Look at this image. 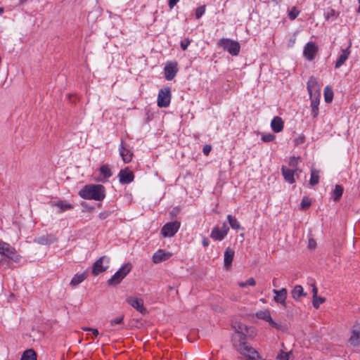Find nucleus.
<instances>
[{
	"label": "nucleus",
	"mask_w": 360,
	"mask_h": 360,
	"mask_svg": "<svg viewBox=\"0 0 360 360\" xmlns=\"http://www.w3.org/2000/svg\"><path fill=\"white\" fill-rule=\"evenodd\" d=\"M79 195L83 199L101 201L105 197V189L101 184H89L79 191Z\"/></svg>",
	"instance_id": "obj_1"
},
{
	"label": "nucleus",
	"mask_w": 360,
	"mask_h": 360,
	"mask_svg": "<svg viewBox=\"0 0 360 360\" xmlns=\"http://www.w3.org/2000/svg\"><path fill=\"white\" fill-rule=\"evenodd\" d=\"M0 255H4L6 259L0 260V264L6 265L7 267L10 266L8 259H11L15 262L20 260V257L16 254L15 249L10 244L0 240Z\"/></svg>",
	"instance_id": "obj_2"
},
{
	"label": "nucleus",
	"mask_w": 360,
	"mask_h": 360,
	"mask_svg": "<svg viewBox=\"0 0 360 360\" xmlns=\"http://www.w3.org/2000/svg\"><path fill=\"white\" fill-rule=\"evenodd\" d=\"M236 347L240 354L250 360H256L260 358L259 353L245 340H240Z\"/></svg>",
	"instance_id": "obj_3"
},
{
	"label": "nucleus",
	"mask_w": 360,
	"mask_h": 360,
	"mask_svg": "<svg viewBox=\"0 0 360 360\" xmlns=\"http://www.w3.org/2000/svg\"><path fill=\"white\" fill-rule=\"evenodd\" d=\"M218 45L232 56H237L240 52V46L239 43L230 39L223 38L220 39Z\"/></svg>",
	"instance_id": "obj_4"
},
{
	"label": "nucleus",
	"mask_w": 360,
	"mask_h": 360,
	"mask_svg": "<svg viewBox=\"0 0 360 360\" xmlns=\"http://www.w3.org/2000/svg\"><path fill=\"white\" fill-rule=\"evenodd\" d=\"M131 265L130 263L123 265L108 281L109 285H116L130 272Z\"/></svg>",
	"instance_id": "obj_5"
},
{
	"label": "nucleus",
	"mask_w": 360,
	"mask_h": 360,
	"mask_svg": "<svg viewBox=\"0 0 360 360\" xmlns=\"http://www.w3.org/2000/svg\"><path fill=\"white\" fill-rule=\"evenodd\" d=\"M110 258L105 255L101 257L93 264L91 274L97 276L105 271L109 267Z\"/></svg>",
	"instance_id": "obj_6"
},
{
	"label": "nucleus",
	"mask_w": 360,
	"mask_h": 360,
	"mask_svg": "<svg viewBox=\"0 0 360 360\" xmlns=\"http://www.w3.org/2000/svg\"><path fill=\"white\" fill-rule=\"evenodd\" d=\"M171 101V91L169 88L160 89L158 96V105L160 108H167Z\"/></svg>",
	"instance_id": "obj_7"
},
{
	"label": "nucleus",
	"mask_w": 360,
	"mask_h": 360,
	"mask_svg": "<svg viewBox=\"0 0 360 360\" xmlns=\"http://www.w3.org/2000/svg\"><path fill=\"white\" fill-rule=\"evenodd\" d=\"M180 227V222L177 221L165 224L161 229V233L164 237H172L178 231Z\"/></svg>",
	"instance_id": "obj_8"
},
{
	"label": "nucleus",
	"mask_w": 360,
	"mask_h": 360,
	"mask_svg": "<svg viewBox=\"0 0 360 360\" xmlns=\"http://www.w3.org/2000/svg\"><path fill=\"white\" fill-rule=\"evenodd\" d=\"M307 91L309 97H321L320 85L314 77H311L307 82Z\"/></svg>",
	"instance_id": "obj_9"
},
{
	"label": "nucleus",
	"mask_w": 360,
	"mask_h": 360,
	"mask_svg": "<svg viewBox=\"0 0 360 360\" xmlns=\"http://www.w3.org/2000/svg\"><path fill=\"white\" fill-rule=\"evenodd\" d=\"M318 52V46L312 41L308 42L303 51L304 56L309 61L314 60L316 54Z\"/></svg>",
	"instance_id": "obj_10"
},
{
	"label": "nucleus",
	"mask_w": 360,
	"mask_h": 360,
	"mask_svg": "<svg viewBox=\"0 0 360 360\" xmlns=\"http://www.w3.org/2000/svg\"><path fill=\"white\" fill-rule=\"evenodd\" d=\"M127 302L139 312L143 314L147 313L146 309L143 307V300L141 298L128 297L127 298Z\"/></svg>",
	"instance_id": "obj_11"
},
{
	"label": "nucleus",
	"mask_w": 360,
	"mask_h": 360,
	"mask_svg": "<svg viewBox=\"0 0 360 360\" xmlns=\"http://www.w3.org/2000/svg\"><path fill=\"white\" fill-rule=\"evenodd\" d=\"M119 150L120 154L125 163H128L131 161L133 153L131 151V150L127 146L124 144L122 141L121 142V144L120 146Z\"/></svg>",
	"instance_id": "obj_12"
},
{
	"label": "nucleus",
	"mask_w": 360,
	"mask_h": 360,
	"mask_svg": "<svg viewBox=\"0 0 360 360\" xmlns=\"http://www.w3.org/2000/svg\"><path fill=\"white\" fill-rule=\"evenodd\" d=\"M120 181L122 184L131 183L134 178L133 172L128 169H121L119 174Z\"/></svg>",
	"instance_id": "obj_13"
},
{
	"label": "nucleus",
	"mask_w": 360,
	"mask_h": 360,
	"mask_svg": "<svg viewBox=\"0 0 360 360\" xmlns=\"http://www.w3.org/2000/svg\"><path fill=\"white\" fill-rule=\"evenodd\" d=\"M165 78L167 80H172L176 76L178 68L176 67V63H167L165 68Z\"/></svg>",
	"instance_id": "obj_14"
},
{
	"label": "nucleus",
	"mask_w": 360,
	"mask_h": 360,
	"mask_svg": "<svg viewBox=\"0 0 360 360\" xmlns=\"http://www.w3.org/2000/svg\"><path fill=\"white\" fill-rule=\"evenodd\" d=\"M172 254L169 252H165L163 250H159L154 253L153 262L155 264L169 259Z\"/></svg>",
	"instance_id": "obj_15"
},
{
	"label": "nucleus",
	"mask_w": 360,
	"mask_h": 360,
	"mask_svg": "<svg viewBox=\"0 0 360 360\" xmlns=\"http://www.w3.org/2000/svg\"><path fill=\"white\" fill-rule=\"evenodd\" d=\"M273 292L276 295L274 300L276 302L285 305V300L287 298L288 291L285 288H282L281 290H273Z\"/></svg>",
	"instance_id": "obj_16"
},
{
	"label": "nucleus",
	"mask_w": 360,
	"mask_h": 360,
	"mask_svg": "<svg viewBox=\"0 0 360 360\" xmlns=\"http://www.w3.org/2000/svg\"><path fill=\"white\" fill-rule=\"evenodd\" d=\"M233 327L236 333L240 335V340H245L246 333H248V327L240 322H235L233 323Z\"/></svg>",
	"instance_id": "obj_17"
},
{
	"label": "nucleus",
	"mask_w": 360,
	"mask_h": 360,
	"mask_svg": "<svg viewBox=\"0 0 360 360\" xmlns=\"http://www.w3.org/2000/svg\"><path fill=\"white\" fill-rule=\"evenodd\" d=\"M256 316L269 322L271 326L277 327V323L273 321L269 310H260L256 313Z\"/></svg>",
	"instance_id": "obj_18"
},
{
	"label": "nucleus",
	"mask_w": 360,
	"mask_h": 360,
	"mask_svg": "<svg viewBox=\"0 0 360 360\" xmlns=\"http://www.w3.org/2000/svg\"><path fill=\"white\" fill-rule=\"evenodd\" d=\"M281 172L282 174L285 179V180L289 183V184H293L295 183V170L290 169L289 168H287L285 166H283L281 167Z\"/></svg>",
	"instance_id": "obj_19"
},
{
	"label": "nucleus",
	"mask_w": 360,
	"mask_h": 360,
	"mask_svg": "<svg viewBox=\"0 0 360 360\" xmlns=\"http://www.w3.org/2000/svg\"><path fill=\"white\" fill-rule=\"evenodd\" d=\"M350 54L349 46L342 49V53L338 56L336 62H335V68H340L348 59L349 56Z\"/></svg>",
	"instance_id": "obj_20"
},
{
	"label": "nucleus",
	"mask_w": 360,
	"mask_h": 360,
	"mask_svg": "<svg viewBox=\"0 0 360 360\" xmlns=\"http://www.w3.org/2000/svg\"><path fill=\"white\" fill-rule=\"evenodd\" d=\"M312 286V294H313V301L312 304L314 308L318 309L320 304H323L326 299L324 297H318V289L314 283L311 285Z\"/></svg>",
	"instance_id": "obj_21"
},
{
	"label": "nucleus",
	"mask_w": 360,
	"mask_h": 360,
	"mask_svg": "<svg viewBox=\"0 0 360 360\" xmlns=\"http://www.w3.org/2000/svg\"><path fill=\"white\" fill-rule=\"evenodd\" d=\"M234 250L231 248H227L224 252V266L229 269L231 266V264L234 257Z\"/></svg>",
	"instance_id": "obj_22"
},
{
	"label": "nucleus",
	"mask_w": 360,
	"mask_h": 360,
	"mask_svg": "<svg viewBox=\"0 0 360 360\" xmlns=\"http://www.w3.org/2000/svg\"><path fill=\"white\" fill-rule=\"evenodd\" d=\"M284 123L280 117H274L271 122L272 130L276 133H279L283 129Z\"/></svg>",
	"instance_id": "obj_23"
},
{
	"label": "nucleus",
	"mask_w": 360,
	"mask_h": 360,
	"mask_svg": "<svg viewBox=\"0 0 360 360\" xmlns=\"http://www.w3.org/2000/svg\"><path fill=\"white\" fill-rule=\"evenodd\" d=\"M88 276V273L86 271L82 272V274H77L74 276L72 279L71 280L70 285L75 288L83 282Z\"/></svg>",
	"instance_id": "obj_24"
},
{
	"label": "nucleus",
	"mask_w": 360,
	"mask_h": 360,
	"mask_svg": "<svg viewBox=\"0 0 360 360\" xmlns=\"http://www.w3.org/2000/svg\"><path fill=\"white\" fill-rule=\"evenodd\" d=\"M226 236V231H221L219 226H215L210 233V237L214 240H222Z\"/></svg>",
	"instance_id": "obj_25"
},
{
	"label": "nucleus",
	"mask_w": 360,
	"mask_h": 360,
	"mask_svg": "<svg viewBox=\"0 0 360 360\" xmlns=\"http://www.w3.org/2000/svg\"><path fill=\"white\" fill-rule=\"evenodd\" d=\"M311 115L314 118L317 117L319 113V105L320 103V97H310Z\"/></svg>",
	"instance_id": "obj_26"
},
{
	"label": "nucleus",
	"mask_w": 360,
	"mask_h": 360,
	"mask_svg": "<svg viewBox=\"0 0 360 360\" xmlns=\"http://www.w3.org/2000/svg\"><path fill=\"white\" fill-rule=\"evenodd\" d=\"M349 342L354 347H360V330H353L352 331Z\"/></svg>",
	"instance_id": "obj_27"
},
{
	"label": "nucleus",
	"mask_w": 360,
	"mask_h": 360,
	"mask_svg": "<svg viewBox=\"0 0 360 360\" xmlns=\"http://www.w3.org/2000/svg\"><path fill=\"white\" fill-rule=\"evenodd\" d=\"M291 294L292 297L295 300H298L301 297L307 295V293H305L303 290V288L300 285H297L294 287Z\"/></svg>",
	"instance_id": "obj_28"
},
{
	"label": "nucleus",
	"mask_w": 360,
	"mask_h": 360,
	"mask_svg": "<svg viewBox=\"0 0 360 360\" xmlns=\"http://www.w3.org/2000/svg\"><path fill=\"white\" fill-rule=\"evenodd\" d=\"M54 205L59 208V212H63L67 210L73 209V205L70 203L66 202L63 200H59L54 202Z\"/></svg>",
	"instance_id": "obj_29"
},
{
	"label": "nucleus",
	"mask_w": 360,
	"mask_h": 360,
	"mask_svg": "<svg viewBox=\"0 0 360 360\" xmlns=\"http://www.w3.org/2000/svg\"><path fill=\"white\" fill-rule=\"evenodd\" d=\"M227 220L229 221V224L230 225V226L234 229V230H240V229H243L239 221H238V219L236 218V217L234 216H232L231 214H228L227 215Z\"/></svg>",
	"instance_id": "obj_30"
},
{
	"label": "nucleus",
	"mask_w": 360,
	"mask_h": 360,
	"mask_svg": "<svg viewBox=\"0 0 360 360\" xmlns=\"http://www.w3.org/2000/svg\"><path fill=\"white\" fill-rule=\"evenodd\" d=\"M21 360H37V354L32 349H27L23 352Z\"/></svg>",
	"instance_id": "obj_31"
},
{
	"label": "nucleus",
	"mask_w": 360,
	"mask_h": 360,
	"mask_svg": "<svg viewBox=\"0 0 360 360\" xmlns=\"http://www.w3.org/2000/svg\"><path fill=\"white\" fill-rule=\"evenodd\" d=\"M343 193V187L340 185H336L333 192V198L335 201H339Z\"/></svg>",
	"instance_id": "obj_32"
},
{
	"label": "nucleus",
	"mask_w": 360,
	"mask_h": 360,
	"mask_svg": "<svg viewBox=\"0 0 360 360\" xmlns=\"http://www.w3.org/2000/svg\"><path fill=\"white\" fill-rule=\"evenodd\" d=\"M319 170H316L315 169H311V178H310V180H309V184L314 186L315 185H316L318 183H319Z\"/></svg>",
	"instance_id": "obj_33"
},
{
	"label": "nucleus",
	"mask_w": 360,
	"mask_h": 360,
	"mask_svg": "<svg viewBox=\"0 0 360 360\" xmlns=\"http://www.w3.org/2000/svg\"><path fill=\"white\" fill-rule=\"evenodd\" d=\"M99 171L105 179H108L112 176L111 170L108 165H102Z\"/></svg>",
	"instance_id": "obj_34"
},
{
	"label": "nucleus",
	"mask_w": 360,
	"mask_h": 360,
	"mask_svg": "<svg viewBox=\"0 0 360 360\" xmlns=\"http://www.w3.org/2000/svg\"><path fill=\"white\" fill-rule=\"evenodd\" d=\"M333 98V91L328 86H326L324 89V98L327 103L332 102Z\"/></svg>",
	"instance_id": "obj_35"
},
{
	"label": "nucleus",
	"mask_w": 360,
	"mask_h": 360,
	"mask_svg": "<svg viewBox=\"0 0 360 360\" xmlns=\"http://www.w3.org/2000/svg\"><path fill=\"white\" fill-rule=\"evenodd\" d=\"M300 13V11L296 7H292V8L288 11V17L291 20H295Z\"/></svg>",
	"instance_id": "obj_36"
},
{
	"label": "nucleus",
	"mask_w": 360,
	"mask_h": 360,
	"mask_svg": "<svg viewBox=\"0 0 360 360\" xmlns=\"http://www.w3.org/2000/svg\"><path fill=\"white\" fill-rule=\"evenodd\" d=\"M326 18L327 19H330L331 18H336L338 15V14L336 13V11L333 8H328L327 11L325 13Z\"/></svg>",
	"instance_id": "obj_37"
},
{
	"label": "nucleus",
	"mask_w": 360,
	"mask_h": 360,
	"mask_svg": "<svg viewBox=\"0 0 360 360\" xmlns=\"http://www.w3.org/2000/svg\"><path fill=\"white\" fill-rule=\"evenodd\" d=\"M311 204V202L310 199L307 197H304L301 201L300 206L302 209L305 210V209L308 208L309 207H310Z\"/></svg>",
	"instance_id": "obj_38"
},
{
	"label": "nucleus",
	"mask_w": 360,
	"mask_h": 360,
	"mask_svg": "<svg viewBox=\"0 0 360 360\" xmlns=\"http://www.w3.org/2000/svg\"><path fill=\"white\" fill-rule=\"evenodd\" d=\"M274 139H275V136L271 133L264 134L262 136V140L264 142H271L274 140Z\"/></svg>",
	"instance_id": "obj_39"
},
{
	"label": "nucleus",
	"mask_w": 360,
	"mask_h": 360,
	"mask_svg": "<svg viewBox=\"0 0 360 360\" xmlns=\"http://www.w3.org/2000/svg\"><path fill=\"white\" fill-rule=\"evenodd\" d=\"M205 6H199L197 8L195 11V17L196 18L199 19L202 16V15L205 13Z\"/></svg>",
	"instance_id": "obj_40"
},
{
	"label": "nucleus",
	"mask_w": 360,
	"mask_h": 360,
	"mask_svg": "<svg viewBox=\"0 0 360 360\" xmlns=\"http://www.w3.org/2000/svg\"><path fill=\"white\" fill-rule=\"evenodd\" d=\"M123 319H124V316H120L117 318H115V319H112L111 321H110V325L112 326L116 325V324H121L123 321Z\"/></svg>",
	"instance_id": "obj_41"
},
{
	"label": "nucleus",
	"mask_w": 360,
	"mask_h": 360,
	"mask_svg": "<svg viewBox=\"0 0 360 360\" xmlns=\"http://www.w3.org/2000/svg\"><path fill=\"white\" fill-rule=\"evenodd\" d=\"M290 354V352H281V353L278 355L277 359L278 360H289Z\"/></svg>",
	"instance_id": "obj_42"
},
{
	"label": "nucleus",
	"mask_w": 360,
	"mask_h": 360,
	"mask_svg": "<svg viewBox=\"0 0 360 360\" xmlns=\"http://www.w3.org/2000/svg\"><path fill=\"white\" fill-rule=\"evenodd\" d=\"M191 41L188 39H186L181 41V48L185 51L188 48V46L190 45Z\"/></svg>",
	"instance_id": "obj_43"
},
{
	"label": "nucleus",
	"mask_w": 360,
	"mask_h": 360,
	"mask_svg": "<svg viewBox=\"0 0 360 360\" xmlns=\"http://www.w3.org/2000/svg\"><path fill=\"white\" fill-rule=\"evenodd\" d=\"M36 241L41 245H46L49 243L48 238L45 236L39 237L36 239Z\"/></svg>",
	"instance_id": "obj_44"
},
{
	"label": "nucleus",
	"mask_w": 360,
	"mask_h": 360,
	"mask_svg": "<svg viewBox=\"0 0 360 360\" xmlns=\"http://www.w3.org/2000/svg\"><path fill=\"white\" fill-rule=\"evenodd\" d=\"M296 39H297V37H296V32L293 34V35L288 40V47H292L294 46V44H295L296 42Z\"/></svg>",
	"instance_id": "obj_45"
},
{
	"label": "nucleus",
	"mask_w": 360,
	"mask_h": 360,
	"mask_svg": "<svg viewBox=\"0 0 360 360\" xmlns=\"http://www.w3.org/2000/svg\"><path fill=\"white\" fill-rule=\"evenodd\" d=\"M112 214L110 211H103L99 214V217L101 219H105Z\"/></svg>",
	"instance_id": "obj_46"
},
{
	"label": "nucleus",
	"mask_w": 360,
	"mask_h": 360,
	"mask_svg": "<svg viewBox=\"0 0 360 360\" xmlns=\"http://www.w3.org/2000/svg\"><path fill=\"white\" fill-rule=\"evenodd\" d=\"M212 150V146H210V145H205L204 147H203V149H202V151H203V153L205 155H208L209 153H210Z\"/></svg>",
	"instance_id": "obj_47"
},
{
	"label": "nucleus",
	"mask_w": 360,
	"mask_h": 360,
	"mask_svg": "<svg viewBox=\"0 0 360 360\" xmlns=\"http://www.w3.org/2000/svg\"><path fill=\"white\" fill-rule=\"evenodd\" d=\"M92 335L91 339L96 340L98 335H99L98 330L96 328H92L91 330Z\"/></svg>",
	"instance_id": "obj_48"
},
{
	"label": "nucleus",
	"mask_w": 360,
	"mask_h": 360,
	"mask_svg": "<svg viewBox=\"0 0 360 360\" xmlns=\"http://www.w3.org/2000/svg\"><path fill=\"white\" fill-rule=\"evenodd\" d=\"M179 0H169L168 5L170 9L173 8L174 6L179 2Z\"/></svg>",
	"instance_id": "obj_49"
},
{
	"label": "nucleus",
	"mask_w": 360,
	"mask_h": 360,
	"mask_svg": "<svg viewBox=\"0 0 360 360\" xmlns=\"http://www.w3.org/2000/svg\"><path fill=\"white\" fill-rule=\"evenodd\" d=\"M247 285L254 286L255 285L256 283L253 278H248L246 281Z\"/></svg>",
	"instance_id": "obj_50"
},
{
	"label": "nucleus",
	"mask_w": 360,
	"mask_h": 360,
	"mask_svg": "<svg viewBox=\"0 0 360 360\" xmlns=\"http://www.w3.org/2000/svg\"><path fill=\"white\" fill-rule=\"evenodd\" d=\"M221 230V231H226V235L228 234V232L229 231V226L226 225V224L225 222L223 223Z\"/></svg>",
	"instance_id": "obj_51"
},
{
	"label": "nucleus",
	"mask_w": 360,
	"mask_h": 360,
	"mask_svg": "<svg viewBox=\"0 0 360 360\" xmlns=\"http://www.w3.org/2000/svg\"><path fill=\"white\" fill-rule=\"evenodd\" d=\"M202 243L204 247H207L210 244L209 239L207 238H204L202 239Z\"/></svg>",
	"instance_id": "obj_52"
},
{
	"label": "nucleus",
	"mask_w": 360,
	"mask_h": 360,
	"mask_svg": "<svg viewBox=\"0 0 360 360\" xmlns=\"http://www.w3.org/2000/svg\"><path fill=\"white\" fill-rule=\"evenodd\" d=\"M315 245H316V242L313 239H310L309 241V246L310 248H314V247H315Z\"/></svg>",
	"instance_id": "obj_53"
},
{
	"label": "nucleus",
	"mask_w": 360,
	"mask_h": 360,
	"mask_svg": "<svg viewBox=\"0 0 360 360\" xmlns=\"http://www.w3.org/2000/svg\"><path fill=\"white\" fill-rule=\"evenodd\" d=\"M93 328H89V327H82V329L84 331H90L91 332Z\"/></svg>",
	"instance_id": "obj_54"
},
{
	"label": "nucleus",
	"mask_w": 360,
	"mask_h": 360,
	"mask_svg": "<svg viewBox=\"0 0 360 360\" xmlns=\"http://www.w3.org/2000/svg\"><path fill=\"white\" fill-rule=\"evenodd\" d=\"M238 285L240 288H245V286H247L246 282H240L238 283Z\"/></svg>",
	"instance_id": "obj_55"
},
{
	"label": "nucleus",
	"mask_w": 360,
	"mask_h": 360,
	"mask_svg": "<svg viewBox=\"0 0 360 360\" xmlns=\"http://www.w3.org/2000/svg\"><path fill=\"white\" fill-rule=\"evenodd\" d=\"M3 13H4V8H0V15L2 14Z\"/></svg>",
	"instance_id": "obj_56"
},
{
	"label": "nucleus",
	"mask_w": 360,
	"mask_h": 360,
	"mask_svg": "<svg viewBox=\"0 0 360 360\" xmlns=\"http://www.w3.org/2000/svg\"><path fill=\"white\" fill-rule=\"evenodd\" d=\"M359 1V8H358V12L360 13V0H358Z\"/></svg>",
	"instance_id": "obj_57"
},
{
	"label": "nucleus",
	"mask_w": 360,
	"mask_h": 360,
	"mask_svg": "<svg viewBox=\"0 0 360 360\" xmlns=\"http://www.w3.org/2000/svg\"><path fill=\"white\" fill-rule=\"evenodd\" d=\"M273 285H274V286H276V283H275V281H274V280L273 281Z\"/></svg>",
	"instance_id": "obj_58"
},
{
	"label": "nucleus",
	"mask_w": 360,
	"mask_h": 360,
	"mask_svg": "<svg viewBox=\"0 0 360 360\" xmlns=\"http://www.w3.org/2000/svg\"><path fill=\"white\" fill-rule=\"evenodd\" d=\"M273 285H274V286H276V283H275V281H274V280L273 281Z\"/></svg>",
	"instance_id": "obj_59"
}]
</instances>
